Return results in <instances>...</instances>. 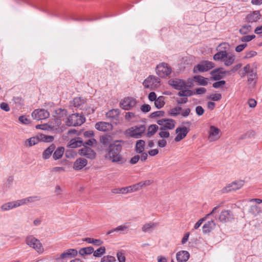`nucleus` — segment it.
<instances>
[{"instance_id": "1", "label": "nucleus", "mask_w": 262, "mask_h": 262, "mask_svg": "<svg viewBox=\"0 0 262 262\" xmlns=\"http://www.w3.org/2000/svg\"><path fill=\"white\" fill-rule=\"evenodd\" d=\"M124 141L122 140H115L105 150V158L113 163H119L123 161L122 156L121 152Z\"/></svg>"}, {"instance_id": "2", "label": "nucleus", "mask_w": 262, "mask_h": 262, "mask_svg": "<svg viewBox=\"0 0 262 262\" xmlns=\"http://www.w3.org/2000/svg\"><path fill=\"white\" fill-rule=\"evenodd\" d=\"M85 120L83 115L79 113H75L70 115L67 118L65 123L69 126H76L81 125Z\"/></svg>"}, {"instance_id": "3", "label": "nucleus", "mask_w": 262, "mask_h": 262, "mask_svg": "<svg viewBox=\"0 0 262 262\" xmlns=\"http://www.w3.org/2000/svg\"><path fill=\"white\" fill-rule=\"evenodd\" d=\"M146 129L144 125L131 127L125 131L126 135L130 137L138 139L141 138Z\"/></svg>"}, {"instance_id": "4", "label": "nucleus", "mask_w": 262, "mask_h": 262, "mask_svg": "<svg viewBox=\"0 0 262 262\" xmlns=\"http://www.w3.org/2000/svg\"><path fill=\"white\" fill-rule=\"evenodd\" d=\"M142 84L144 88L152 90L160 86V79L155 76L150 75L143 81Z\"/></svg>"}, {"instance_id": "5", "label": "nucleus", "mask_w": 262, "mask_h": 262, "mask_svg": "<svg viewBox=\"0 0 262 262\" xmlns=\"http://www.w3.org/2000/svg\"><path fill=\"white\" fill-rule=\"evenodd\" d=\"M53 137L51 136H47L40 134L38 136L31 137L26 141V144L29 146H32L38 143L39 141L50 142L53 140Z\"/></svg>"}, {"instance_id": "6", "label": "nucleus", "mask_w": 262, "mask_h": 262, "mask_svg": "<svg viewBox=\"0 0 262 262\" xmlns=\"http://www.w3.org/2000/svg\"><path fill=\"white\" fill-rule=\"evenodd\" d=\"M26 243L29 247L33 248L37 252L39 253L43 252V249L41 243L38 239L33 236L31 235L27 237Z\"/></svg>"}, {"instance_id": "7", "label": "nucleus", "mask_w": 262, "mask_h": 262, "mask_svg": "<svg viewBox=\"0 0 262 262\" xmlns=\"http://www.w3.org/2000/svg\"><path fill=\"white\" fill-rule=\"evenodd\" d=\"M214 67V64L209 61H202L200 63L195 66L193 72L195 73L207 71Z\"/></svg>"}, {"instance_id": "8", "label": "nucleus", "mask_w": 262, "mask_h": 262, "mask_svg": "<svg viewBox=\"0 0 262 262\" xmlns=\"http://www.w3.org/2000/svg\"><path fill=\"white\" fill-rule=\"evenodd\" d=\"M168 84L174 89L178 90L191 87V84H187L184 80L178 78H173L170 79L168 81Z\"/></svg>"}, {"instance_id": "9", "label": "nucleus", "mask_w": 262, "mask_h": 262, "mask_svg": "<svg viewBox=\"0 0 262 262\" xmlns=\"http://www.w3.org/2000/svg\"><path fill=\"white\" fill-rule=\"evenodd\" d=\"M171 69L167 63H162L157 66L156 73L161 77H165L170 75Z\"/></svg>"}, {"instance_id": "10", "label": "nucleus", "mask_w": 262, "mask_h": 262, "mask_svg": "<svg viewBox=\"0 0 262 262\" xmlns=\"http://www.w3.org/2000/svg\"><path fill=\"white\" fill-rule=\"evenodd\" d=\"M157 122L161 126L160 130L172 129L175 127L176 121L171 119H161Z\"/></svg>"}, {"instance_id": "11", "label": "nucleus", "mask_w": 262, "mask_h": 262, "mask_svg": "<svg viewBox=\"0 0 262 262\" xmlns=\"http://www.w3.org/2000/svg\"><path fill=\"white\" fill-rule=\"evenodd\" d=\"M78 252L77 250L74 249H69L64 251L60 254L59 256L57 258L58 261H65L68 259L73 258L77 255Z\"/></svg>"}, {"instance_id": "12", "label": "nucleus", "mask_w": 262, "mask_h": 262, "mask_svg": "<svg viewBox=\"0 0 262 262\" xmlns=\"http://www.w3.org/2000/svg\"><path fill=\"white\" fill-rule=\"evenodd\" d=\"M49 116V112L43 108L36 109L32 113V118L37 121L46 119Z\"/></svg>"}, {"instance_id": "13", "label": "nucleus", "mask_w": 262, "mask_h": 262, "mask_svg": "<svg viewBox=\"0 0 262 262\" xmlns=\"http://www.w3.org/2000/svg\"><path fill=\"white\" fill-rule=\"evenodd\" d=\"M208 140L209 142L216 141L220 139L222 135L221 130L214 126H211L209 130Z\"/></svg>"}, {"instance_id": "14", "label": "nucleus", "mask_w": 262, "mask_h": 262, "mask_svg": "<svg viewBox=\"0 0 262 262\" xmlns=\"http://www.w3.org/2000/svg\"><path fill=\"white\" fill-rule=\"evenodd\" d=\"M137 101L135 99L132 97H127L120 102V105L122 109L129 110L134 107Z\"/></svg>"}, {"instance_id": "15", "label": "nucleus", "mask_w": 262, "mask_h": 262, "mask_svg": "<svg viewBox=\"0 0 262 262\" xmlns=\"http://www.w3.org/2000/svg\"><path fill=\"white\" fill-rule=\"evenodd\" d=\"M244 181L242 180L234 181L222 189V191L223 192H227L232 190H236L240 189L244 185Z\"/></svg>"}, {"instance_id": "16", "label": "nucleus", "mask_w": 262, "mask_h": 262, "mask_svg": "<svg viewBox=\"0 0 262 262\" xmlns=\"http://www.w3.org/2000/svg\"><path fill=\"white\" fill-rule=\"evenodd\" d=\"M79 154L81 156H85L91 159H93L96 157V153L94 150L86 146L79 150Z\"/></svg>"}, {"instance_id": "17", "label": "nucleus", "mask_w": 262, "mask_h": 262, "mask_svg": "<svg viewBox=\"0 0 262 262\" xmlns=\"http://www.w3.org/2000/svg\"><path fill=\"white\" fill-rule=\"evenodd\" d=\"M188 133V129L185 126L178 127L176 129L177 136L174 138L176 142H179L184 139Z\"/></svg>"}, {"instance_id": "18", "label": "nucleus", "mask_w": 262, "mask_h": 262, "mask_svg": "<svg viewBox=\"0 0 262 262\" xmlns=\"http://www.w3.org/2000/svg\"><path fill=\"white\" fill-rule=\"evenodd\" d=\"M233 219L232 213L228 210H225L221 212L219 219L222 222H228L231 221Z\"/></svg>"}, {"instance_id": "19", "label": "nucleus", "mask_w": 262, "mask_h": 262, "mask_svg": "<svg viewBox=\"0 0 262 262\" xmlns=\"http://www.w3.org/2000/svg\"><path fill=\"white\" fill-rule=\"evenodd\" d=\"M95 126L97 130L101 132L108 131L113 127L111 123L103 121L96 123Z\"/></svg>"}, {"instance_id": "20", "label": "nucleus", "mask_w": 262, "mask_h": 262, "mask_svg": "<svg viewBox=\"0 0 262 262\" xmlns=\"http://www.w3.org/2000/svg\"><path fill=\"white\" fill-rule=\"evenodd\" d=\"M226 72L223 68H219L212 71L210 74L214 80H217L222 79Z\"/></svg>"}, {"instance_id": "21", "label": "nucleus", "mask_w": 262, "mask_h": 262, "mask_svg": "<svg viewBox=\"0 0 262 262\" xmlns=\"http://www.w3.org/2000/svg\"><path fill=\"white\" fill-rule=\"evenodd\" d=\"M88 161L85 159L80 158L77 159L74 162L73 168L76 170H79L85 167Z\"/></svg>"}, {"instance_id": "22", "label": "nucleus", "mask_w": 262, "mask_h": 262, "mask_svg": "<svg viewBox=\"0 0 262 262\" xmlns=\"http://www.w3.org/2000/svg\"><path fill=\"white\" fill-rule=\"evenodd\" d=\"M113 138L110 135H104L100 137V142L104 146H108L112 144L113 142Z\"/></svg>"}, {"instance_id": "23", "label": "nucleus", "mask_w": 262, "mask_h": 262, "mask_svg": "<svg viewBox=\"0 0 262 262\" xmlns=\"http://www.w3.org/2000/svg\"><path fill=\"white\" fill-rule=\"evenodd\" d=\"M189 257V253L186 251H181L176 254V258L179 262H186Z\"/></svg>"}, {"instance_id": "24", "label": "nucleus", "mask_w": 262, "mask_h": 262, "mask_svg": "<svg viewBox=\"0 0 262 262\" xmlns=\"http://www.w3.org/2000/svg\"><path fill=\"white\" fill-rule=\"evenodd\" d=\"M85 102V99L82 97H76L73 99L72 101H71V106H73L74 107L82 108V106L84 104Z\"/></svg>"}, {"instance_id": "25", "label": "nucleus", "mask_w": 262, "mask_h": 262, "mask_svg": "<svg viewBox=\"0 0 262 262\" xmlns=\"http://www.w3.org/2000/svg\"><path fill=\"white\" fill-rule=\"evenodd\" d=\"M216 226V224L214 221L211 220L206 223L203 226V232L204 233H207L211 232L213 230Z\"/></svg>"}, {"instance_id": "26", "label": "nucleus", "mask_w": 262, "mask_h": 262, "mask_svg": "<svg viewBox=\"0 0 262 262\" xmlns=\"http://www.w3.org/2000/svg\"><path fill=\"white\" fill-rule=\"evenodd\" d=\"M82 145V140L81 138L78 137L71 139L68 143V146L70 148H76L80 147Z\"/></svg>"}, {"instance_id": "27", "label": "nucleus", "mask_w": 262, "mask_h": 262, "mask_svg": "<svg viewBox=\"0 0 262 262\" xmlns=\"http://www.w3.org/2000/svg\"><path fill=\"white\" fill-rule=\"evenodd\" d=\"M235 60V56L232 53H227L223 61L224 64L226 66H231Z\"/></svg>"}, {"instance_id": "28", "label": "nucleus", "mask_w": 262, "mask_h": 262, "mask_svg": "<svg viewBox=\"0 0 262 262\" xmlns=\"http://www.w3.org/2000/svg\"><path fill=\"white\" fill-rule=\"evenodd\" d=\"M55 149V146L53 144L49 146L42 153V158L48 159L51 156L52 154Z\"/></svg>"}, {"instance_id": "29", "label": "nucleus", "mask_w": 262, "mask_h": 262, "mask_svg": "<svg viewBox=\"0 0 262 262\" xmlns=\"http://www.w3.org/2000/svg\"><path fill=\"white\" fill-rule=\"evenodd\" d=\"M157 226V223L149 222L145 224L142 227V231L143 232H150Z\"/></svg>"}, {"instance_id": "30", "label": "nucleus", "mask_w": 262, "mask_h": 262, "mask_svg": "<svg viewBox=\"0 0 262 262\" xmlns=\"http://www.w3.org/2000/svg\"><path fill=\"white\" fill-rule=\"evenodd\" d=\"M260 14L258 11H253L247 16V19L249 22H255L260 18Z\"/></svg>"}, {"instance_id": "31", "label": "nucleus", "mask_w": 262, "mask_h": 262, "mask_svg": "<svg viewBox=\"0 0 262 262\" xmlns=\"http://www.w3.org/2000/svg\"><path fill=\"white\" fill-rule=\"evenodd\" d=\"M218 208V206H216V207H215L213 210H212V211L207 214L205 217L200 219V220H199L194 225V229H197L198 228H199L200 226L201 225V224H202V223L203 222V221H205L206 219L210 215H213V214H214L215 212V210L217 209Z\"/></svg>"}, {"instance_id": "32", "label": "nucleus", "mask_w": 262, "mask_h": 262, "mask_svg": "<svg viewBox=\"0 0 262 262\" xmlns=\"http://www.w3.org/2000/svg\"><path fill=\"white\" fill-rule=\"evenodd\" d=\"M16 208L14 201L9 202L3 204L1 206L2 211H6Z\"/></svg>"}, {"instance_id": "33", "label": "nucleus", "mask_w": 262, "mask_h": 262, "mask_svg": "<svg viewBox=\"0 0 262 262\" xmlns=\"http://www.w3.org/2000/svg\"><path fill=\"white\" fill-rule=\"evenodd\" d=\"M145 142L143 140H139L136 144V151L137 153H142L144 150Z\"/></svg>"}, {"instance_id": "34", "label": "nucleus", "mask_w": 262, "mask_h": 262, "mask_svg": "<svg viewBox=\"0 0 262 262\" xmlns=\"http://www.w3.org/2000/svg\"><path fill=\"white\" fill-rule=\"evenodd\" d=\"M64 149L63 147H58L53 154V158L55 160L60 159L64 152Z\"/></svg>"}, {"instance_id": "35", "label": "nucleus", "mask_w": 262, "mask_h": 262, "mask_svg": "<svg viewBox=\"0 0 262 262\" xmlns=\"http://www.w3.org/2000/svg\"><path fill=\"white\" fill-rule=\"evenodd\" d=\"M158 129L159 127L157 125H150L148 128L146 136L149 138L151 137L157 132Z\"/></svg>"}, {"instance_id": "36", "label": "nucleus", "mask_w": 262, "mask_h": 262, "mask_svg": "<svg viewBox=\"0 0 262 262\" xmlns=\"http://www.w3.org/2000/svg\"><path fill=\"white\" fill-rule=\"evenodd\" d=\"M227 52L226 50L220 51L213 56V59L216 61H224Z\"/></svg>"}, {"instance_id": "37", "label": "nucleus", "mask_w": 262, "mask_h": 262, "mask_svg": "<svg viewBox=\"0 0 262 262\" xmlns=\"http://www.w3.org/2000/svg\"><path fill=\"white\" fill-rule=\"evenodd\" d=\"M94 252V249L92 247L81 248L79 250V253L82 256L91 254Z\"/></svg>"}, {"instance_id": "38", "label": "nucleus", "mask_w": 262, "mask_h": 262, "mask_svg": "<svg viewBox=\"0 0 262 262\" xmlns=\"http://www.w3.org/2000/svg\"><path fill=\"white\" fill-rule=\"evenodd\" d=\"M180 92L178 93V96L180 97H189L193 95V92L186 88L185 89L180 90Z\"/></svg>"}, {"instance_id": "39", "label": "nucleus", "mask_w": 262, "mask_h": 262, "mask_svg": "<svg viewBox=\"0 0 262 262\" xmlns=\"http://www.w3.org/2000/svg\"><path fill=\"white\" fill-rule=\"evenodd\" d=\"M164 97L163 96L159 97L155 101V105L156 108L160 109L162 108L165 104Z\"/></svg>"}, {"instance_id": "40", "label": "nucleus", "mask_w": 262, "mask_h": 262, "mask_svg": "<svg viewBox=\"0 0 262 262\" xmlns=\"http://www.w3.org/2000/svg\"><path fill=\"white\" fill-rule=\"evenodd\" d=\"M119 114V110L118 109H113L109 111L106 114L107 118H114L117 117Z\"/></svg>"}, {"instance_id": "41", "label": "nucleus", "mask_w": 262, "mask_h": 262, "mask_svg": "<svg viewBox=\"0 0 262 262\" xmlns=\"http://www.w3.org/2000/svg\"><path fill=\"white\" fill-rule=\"evenodd\" d=\"M84 241L88 243L92 244L96 246H100L103 243L100 239H96L90 237L85 238Z\"/></svg>"}, {"instance_id": "42", "label": "nucleus", "mask_w": 262, "mask_h": 262, "mask_svg": "<svg viewBox=\"0 0 262 262\" xmlns=\"http://www.w3.org/2000/svg\"><path fill=\"white\" fill-rule=\"evenodd\" d=\"M105 252V248L104 247H100L96 250L93 252V255L95 257H100Z\"/></svg>"}, {"instance_id": "43", "label": "nucleus", "mask_w": 262, "mask_h": 262, "mask_svg": "<svg viewBox=\"0 0 262 262\" xmlns=\"http://www.w3.org/2000/svg\"><path fill=\"white\" fill-rule=\"evenodd\" d=\"M260 211V209L257 205L251 206L249 212L254 216H256Z\"/></svg>"}, {"instance_id": "44", "label": "nucleus", "mask_w": 262, "mask_h": 262, "mask_svg": "<svg viewBox=\"0 0 262 262\" xmlns=\"http://www.w3.org/2000/svg\"><path fill=\"white\" fill-rule=\"evenodd\" d=\"M252 29L250 25H245L243 26L239 30V33L242 34H246L251 31Z\"/></svg>"}, {"instance_id": "45", "label": "nucleus", "mask_w": 262, "mask_h": 262, "mask_svg": "<svg viewBox=\"0 0 262 262\" xmlns=\"http://www.w3.org/2000/svg\"><path fill=\"white\" fill-rule=\"evenodd\" d=\"M194 79L201 85H206L207 84L206 79L201 76H195Z\"/></svg>"}, {"instance_id": "46", "label": "nucleus", "mask_w": 262, "mask_h": 262, "mask_svg": "<svg viewBox=\"0 0 262 262\" xmlns=\"http://www.w3.org/2000/svg\"><path fill=\"white\" fill-rule=\"evenodd\" d=\"M129 228L128 223H126L123 225L118 226L116 228H115V230L116 232L118 231H126L128 230Z\"/></svg>"}, {"instance_id": "47", "label": "nucleus", "mask_w": 262, "mask_h": 262, "mask_svg": "<svg viewBox=\"0 0 262 262\" xmlns=\"http://www.w3.org/2000/svg\"><path fill=\"white\" fill-rule=\"evenodd\" d=\"M248 76V81L249 82H252L255 79L256 77V72L254 69H252L250 71V72L249 74H247Z\"/></svg>"}, {"instance_id": "48", "label": "nucleus", "mask_w": 262, "mask_h": 262, "mask_svg": "<svg viewBox=\"0 0 262 262\" xmlns=\"http://www.w3.org/2000/svg\"><path fill=\"white\" fill-rule=\"evenodd\" d=\"M26 200L27 204L29 203H34L36 201H38L40 200V197L37 195L31 196L25 198Z\"/></svg>"}, {"instance_id": "49", "label": "nucleus", "mask_w": 262, "mask_h": 262, "mask_svg": "<svg viewBox=\"0 0 262 262\" xmlns=\"http://www.w3.org/2000/svg\"><path fill=\"white\" fill-rule=\"evenodd\" d=\"M182 110V107L180 106L175 107L170 111V114L171 116H176L180 114V111Z\"/></svg>"}, {"instance_id": "50", "label": "nucleus", "mask_w": 262, "mask_h": 262, "mask_svg": "<svg viewBox=\"0 0 262 262\" xmlns=\"http://www.w3.org/2000/svg\"><path fill=\"white\" fill-rule=\"evenodd\" d=\"M117 257L119 262H125L124 253L122 250L119 251L117 253Z\"/></svg>"}, {"instance_id": "51", "label": "nucleus", "mask_w": 262, "mask_h": 262, "mask_svg": "<svg viewBox=\"0 0 262 262\" xmlns=\"http://www.w3.org/2000/svg\"><path fill=\"white\" fill-rule=\"evenodd\" d=\"M116 258L115 257L112 256H103L101 259L100 262H115Z\"/></svg>"}, {"instance_id": "52", "label": "nucleus", "mask_w": 262, "mask_h": 262, "mask_svg": "<svg viewBox=\"0 0 262 262\" xmlns=\"http://www.w3.org/2000/svg\"><path fill=\"white\" fill-rule=\"evenodd\" d=\"M56 113L58 118H61L67 115V111L64 109L59 108L56 111Z\"/></svg>"}, {"instance_id": "53", "label": "nucleus", "mask_w": 262, "mask_h": 262, "mask_svg": "<svg viewBox=\"0 0 262 262\" xmlns=\"http://www.w3.org/2000/svg\"><path fill=\"white\" fill-rule=\"evenodd\" d=\"M222 98V95L220 93L213 94L210 95L209 99L212 101H219Z\"/></svg>"}, {"instance_id": "54", "label": "nucleus", "mask_w": 262, "mask_h": 262, "mask_svg": "<svg viewBox=\"0 0 262 262\" xmlns=\"http://www.w3.org/2000/svg\"><path fill=\"white\" fill-rule=\"evenodd\" d=\"M18 120L21 122L22 124H29L31 123V121L28 119L27 117H26L25 116H20L18 118Z\"/></svg>"}, {"instance_id": "55", "label": "nucleus", "mask_w": 262, "mask_h": 262, "mask_svg": "<svg viewBox=\"0 0 262 262\" xmlns=\"http://www.w3.org/2000/svg\"><path fill=\"white\" fill-rule=\"evenodd\" d=\"M14 202H15L16 208L18 207L21 206H23V205H27L25 198L20 199V200H18L16 201H14Z\"/></svg>"}, {"instance_id": "56", "label": "nucleus", "mask_w": 262, "mask_h": 262, "mask_svg": "<svg viewBox=\"0 0 262 262\" xmlns=\"http://www.w3.org/2000/svg\"><path fill=\"white\" fill-rule=\"evenodd\" d=\"M253 69V68H251L249 64H247L245 67H244L243 69V72L241 74L242 77L245 76L246 74H249L251 70Z\"/></svg>"}, {"instance_id": "57", "label": "nucleus", "mask_w": 262, "mask_h": 262, "mask_svg": "<svg viewBox=\"0 0 262 262\" xmlns=\"http://www.w3.org/2000/svg\"><path fill=\"white\" fill-rule=\"evenodd\" d=\"M97 141L94 138H91L89 140H88L87 141L82 143V145H83V147L84 146L89 145V146H93L94 144H96Z\"/></svg>"}, {"instance_id": "58", "label": "nucleus", "mask_w": 262, "mask_h": 262, "mask_svg": "<svg viewBox=\"0 0 262 262\" xmlns=\"http://www.w3.org/2000/svg\"><path fill=\"white\" fill-rule=\"evenodd\" d=\"M164 113L163 111H156V112L152 113L150 115V117L151 118H156L157 117L163 116L164 115Z\"/></svg>"}, {"instance_id": "59", "label": "nucleus", "mask_w": 262, "mask_h": 262, "mask_svg": "<svg viewBox=\"0 0 262 262\" xmlns=\"http://www.w3.org/2000/svg\"><path fill=\"white\" fill-rule=\"evenodd\" d=\"M119 192L120 193H126L128 192H132V188L130 186H128L126 187H123L119 189Z\"/></svg>"}, {"instance_id": "60", "label": "nucleus", "mask_w": 262, "mask_h": 262, "mask_svg": "<svg viewBox=\"0 0 262 262\" xmlns=\"http://www.w3.org/2000/svg\"><path fill=\"white\" fill-rule=\"evenodd\" d=\"M225 83H226V82L224 80H221L219 81H217V82H214L213 84V87L215 89H218L221 87H222L225 84Z\"/></svg>"}, {"instance_id": "61", "label": "nucleus", "mask_w": 262, "mask_h": 262, "mask_svg": "<svg viewBox=\"0 0 262 262\" xmlns=\"http://www.w3.org/2000/svg\"><path fill=\"white\" fill-rule=\"evenodd\" d=\"M159 135L161 138H167L169 137V133L166 130H161L159 133Z\"/></svg>"}, {"instance_id": "62", "label": "nucleus", "mask_w": 262, "mask_h": 262, "mask_svg": "<svg viewBox=\"0 0 262 262\" xmlns=\"http://www.w3.org/2000/svg\"><path fill=\"white\" fill-rule=\"evenodd\" d=\"M255 37V36L254 35H246V36H243L241 38V40L244 42H248V41H251L252 39L254 38Z\"/></svg>"}, {"instance_id": "63", "label": "nucleus", "mask_w": 262, "mask_h": 262, "mask_svg": "<svg viewBox=\"0 0 262 262\" xmlns=\"http://www.w3.org/2000/svg\"><path fill=\"white\" fill-rule=\"evenodd\" d=\"M130 186L132 188V192L137 191L142 188L140 182Z\"/></svg>"}, {"instance_id": "64", "label": "nucleus", "mask_w": 262, "mask_h": 262, "mask_svg": "<svg viewBox=\"0 0 262 262\" xmlns=\"http://www.w3.org/2000/svg\"><path fill=\"white\" fill-rule=\"evenodd\" d=\"M0 107L2 110L8 112L10 111L9 105L6 102H2L0 104Z\"/></svg>"}]
</instances>
